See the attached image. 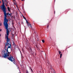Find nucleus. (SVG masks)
Instances as JSON below:
<instances>
[{"label":"nucleus","mask_w":73,"mask_h":73,"mask_svg":"<svg viewBox=\"0 0 73 73\" xmlns=\"http://www.w3.org/2000/svg\"><path fill=\"white\" fill-rule=\"evenodd\" d=\"M48 27H49V25H48L47 28H48Z\"/></svg>","instance_id":"obj_19"},{"label":"nucleus","mask_w":73,"mask_h":73,"mask_svg":"<svg viewBox=\"0 0 73 73\" xmlns=\"http://www.w3.org/2000/svg\"><path fill=\"white\" fill-rule=\"evenodd\" d=\"M23 17L24 18V19L25 20H27V19H26V18H25V17H24V16L23 15Z\"/></svg>","instance_id":"obj_7"},{"label":"nucleus","mask_w":73,"mask_h":73,"mask_svg":"<svg viewBox=\"0 0 73 73\" xmlns=\"http://www.w3.org/2000/svg\"><path fill=\"white\" fill-rule=\"evenodd\" d=\"M13 45L14 46H16V44H15V42H14V41L13 42Z\"/></svg>","instance_id":"obj_4"},{"label":"nucleus","mask_w":73,"mask_h":73,"mask_svg":"<svg viewBox=\"0 0 73 73\" xmlns=\"http://www.w3.org/2000/svg\"><path fill=\"white\" fill-rule=\"evenodd\" d=\"M6 4H8V2L7 1H6Z\"/></svg>","instance_id":"obj_13"},{"label":"nucleus","mask_w":73,"mask_h":73,"mask_svg":"<svg viewBox=\"0 0 73 73\" xmlns=\"http://www.w3.org/2000/svg\"><path fill=\"white\" fill-rule=\"evenodd\" d=\"M13 3H15L16 2V1L15 0H12Z\"/></svg>","instance_id":"obj_12"},{"label":"nucleus","mask_w":73,"mask_h":73,"mask_svg":"<svg viewBox=\"0 0 73 73\" xmlns=\"http://www.w3.org/2000/svg\"><path fill=\"white\" fill-rule=\"evenodd\" d=\"M26 73H29V72L28 71V70H27Z\"/></svg>","instance_id":"obj_14"},{"label":"nucleus","mask_w":73,"mask_h":73,"mask_svg":"<svg viewBox=\"0 0 73 73\" xmlns=\"http://www.w3.org/2000/svg\"><path fill=\"white\" fill-rule=\"evenodd\" d=\"M7 4H6V3L5 4V5L6 6V7H7Z\"/></svg>","instance_id":"obj_16"},{"label":"nucleus","mask_w":73,"mask_h":73,"mask_svg":"<svg viewBox=\"0 0 73 73\" xmlns=\"http://www.w3.org/2000/svg\"><path fill=\"white\" fill-rule=\"evenodd\" d=\"M24 13H25V12H24Z\"/></svg>","instance_id":"obj_25"},{"label":"nucleus","mask_w":73,"mask_h":73,"mask_svg":"<svg viewBox=\"0 0 73 73\" xmlns=\"http://www.w3.org/2000/svg\"><path fill=\"white\" fill-rule=\"evenodd\" d=\"M55 11H54V14H55Z\"/></svg>","instance_id":"obj_22"},{"label":"nucleus","mask_w":73,"mask_h":73,"mask_svg":"<svg viewBox=\"0 0 73 73\" xmlns=\"http://www.w3.org/2000/svg\"><path fill=\"white\" fill-rule=\"evenodd\" d=\"M1 31H2V29H0V32Z\"/></svg>","instance_id":"obj_18"},{"label":"nucleus","mask_w":73,"mask_h":73,"mask_svg":"<svg viewBox=\"0 0 73 73\" xmlns=\"http://www.w3.org/2000/svg\"><path fill=\"white\" fill-rule=\"evenodd\" d=\"M21 1H24V0H21Z\"/></svg>","instance_id":"obj_23"},{"label":"nucleus","mask_w":73,"mask_h":73,"mask_svg":"<svg viewBox=\"0 0 73 73\" xmlns=\"http://www.w3.org/2000/svg\"><path fill=\"white\" fill-rule=\"evenodd\" d=\"M1 34H0V37H1Z\"/></svg>","instance_id":"obj_26"},{"label":"nucleus","mask_w":73,"mask_h":73,"mask_svg":"<svg viewBox=\"0 0 73 73\" xmlns=\"http://www.w3.org/2000/svg\"><path fill=\"white\" fill-rule=\"evenodd\" d=\"M2 24L0 23V26H1Z\"/></svg>","instance_id":"obj_17"},{"label":"nucleus","mask_w":73,"mask_h":73,"mask_svg":"<svg viewBox=\"0 0 73 73\" xmlns=\"http://www.w3.org/2000/svg\"><path fill=\"white\" fill-rule=\"evenodd\" d=\"M12 13H11L9 14V15L11 16H12Z\"/></svg>","instance_id":"obj_10"},{"label":"nucleus","mask_w":73,"mask_h":73,"mask_svg":"<svg viewBox=\"0 0 73 73\" xmlns=\"http://www.w3.org/2000/svg\"><path fill=\"white\" fill-rule=\"evenodd\" d=\"M31 70L32 72H33V70H32V69H31Z\"/></svg>","instance_id":"obj_21"},{"label":"nucleus","mask_w":73,"mask_h":73,"mask_svg":"<svg viewBox=\"0 0 73 73\" xmlns=\"http://www.w3.org/2000/svg\"><path fill=\"white\" fill-rule=\"evenodd\" d=\"M21 73V72H20V73Z\"/></svg>","instance_id":"obj_28"},{"label":"nucleus","mask_w":73,"mask_h":73,"mask_svg":"<svg viewBox=\"0 0 73 73\" xmlns=\"http://www.w3.org/2000/svg\"><path fill=\"white\" fill-rule=\"evenodd\" d=\"M55 1H56V0H55Z\"/></svg>","instance_id":"obj_29"},{"label":"nucleus","mask_w":73,"mask_h":73,"mask_svg":"<svg viewBox=\"0 0 73 73\" xmlns=\"http://www.w3.org/2000/svg\"><path fill=\"white\" fill-rule=\"evenodd\" d=\"M4 1L5 2H6L7 1V0H4Z\"/></svg>","instance_id":"obj_20"},{"label":"nucleus","mask_w":73,"mask_h":73,"mask_svg":"<svg viewBox=\"0 0 73 73\" xmlns=\"http://www.w3.org/2000/svg\"><path fill=\"white\" fill-rule=\"evenodd\" d=\"M42 42H43V43H44V42H45V41L43 40H42Z\"/></svg>","instance_id":"obj_9"},{"label":"nucleus","mask_w":73,"mask_h":73,"mask_svg":"<svg viewBox=\"0 0 73 73\" xmlns=\"http://www.w3.org/2000/svg\"><path fill=\"white\" fill-rule=\"evenodd\" d=\"M30 69H31L32 68H31V67H30Z\"/></svg>","instance_id":"obj_24"},{"label":"nucleus","mask_w":73,"mask_h":73,"mask_svg":"<svg viewBox=\"0 0 73 73\" xmlns=\"http://www.w3.org/2000/svg\"><path fill=\"white\" fill-rule=\"evenodd\" d=\"M0 3H1V1H0Z\"/></svg>","instance_id":"obj_27"},{"label":"nucleus","mask_w":73,"mask_h":73,"mask_svg":"<svg viewBox=\"0 0 73 73\" xmlns=\"http://www.w3.org/2000/svg\"><path fill=\"white\" fill-rule=\"evenodd\" d=\"M26 23H27L28 27H29V28H31V29H32V25H31V24H30L28 22V21H27V19L26 20Z\"/></svg>","instance_id":"obj_3"},{"label":"nucleus","mask_w":73,"mask_h":73,"mask_svg":"<svg viewBox=\"0 0 73 73\" xmlns=\"http://www.w3.org/2000/svg\"><path fill=\"white\" fill-rule=\"evenodd\" d=\"M4 25L6 27V33L7 35L5 36L6 39H7L6 40V45L5 46V49L3 50L4 55L3 56L4 58H7L10 61H15V60L13 58V57L11 55H10L11 52H8V48H11V43H9V41H10V39H9L8 38V36H9V29H8V23H4Z\"/></svg>","instance_id":"obj_1"},{"label":"nucleus","mask_w":73,"mask_h":73,"mask_svg":"<svg viewBox=\"0 0 73 73\" xmlns=\"http://www.w3.org/2000/svg\"><path fill=\"white\" fill-rule=\"evenodd\" d=\"M62 54H60V58H61V57H62Z\"/></svg>","instance_id":"obj_8"},{"label":"nucleus","mask_w":73,"mask_h":73,"mask_svg":"<svg viewBox=\"0 0 73 73\" xmlns=\"http://www.w3.org/2000/svg\"><path fill=\"white\" fill-rule=\"evenodd\" d=\"M29 49L30 50L31 52H32V48L31 47H30L29 48Z\"/></svg>","instance_id":"obj_5"},{"label":"nucleus","mask_w":73,"mask_h":73,"mask_svg":"<svg viewBox=\"0 0 73 73\" xmlns=\"http://www.w3.org/2000/svg\"><path fill=\"white\" fill-rule=\"evenodd\" d=\"M58 52H59V54H60L61 53V52L60 51H59Z\"/></svg>","instance_id":"obj_11"},{"label":"nucleus","mask_w":73,"mask_h":73,"mask_svg":"<svg viewBox=\"0 0 73 73\" xmlns=\"http://www.w3.org/2000/svg\"><path fill=\"white\" fill-rule=\"evenodd\" d=\"M2 1H3V3H4V0H2Z\"/></svg>","instance_id":"obj_15"},{"label":"nucleus","mask_w":73,"mask_h":73,"mask_svg":"<svg viewBox=\"0 0 73 73\" xmlns=\"http://www.w3.org/2000/svg\"><path fill=\"white\" fill-rule=\"evenodd\" d=\"M7 9L8 10V11H9V12L10 11V9L9 8V7H7Z\"/></svg>","instance_id":"obj_6"},{"label":"nucleus","mask_w":73,"mask_h":73,"mask_svg":"<svg viewBox=\"0 0 73 73\" xmlns=\"http://www.w3.org/2000/svg\"><path fill=\"white\" fill-rule=\"evenodd\" d=\"M0 7L1 8H2L1 10H2L3 12L4 13V23H8V19H7V15H9V13H6L7 12V10H6V7H5V5H4V3H3L2 6H1Z\"/></svg>","instance_id":"obj_2"}]
</instances>
